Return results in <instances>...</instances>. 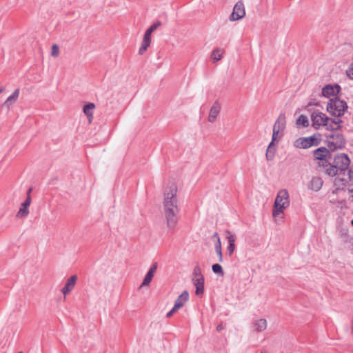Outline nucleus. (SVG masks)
I'll return each instance as SVG.
<instances>
[{"instance_id":"obj_19","label":"nucleus","mask_w":353,"mask_h":353,"mask_svg":"<svg viewBox=\"0 0 353 353\" xmlns=\"http://www.w3.org/2000/svg\"><path fill=\"white\" fill-rule=\"evenodd\" d=\"M267 328V321L265 319L256 320L253 323V330L254 332H261Z\"/></svg>"},{"instance_id":"obj_21","label":"nucleus","mask_w":353,"mask_h":353,"mask_svg":"<svg viewBox=\"0 0 353 353\" xmlns=\"http://www.w3.org/2000/svg\"><path fill=\"white\" fill-rule=\"evenodd\" d=\"M95 107V105L93 103H89L84 105L83 107V112L88 117L89 121H91L93 115V110Z\"/></svg>"},{"instance_id":"obj_29","label":"nucleus","mask_w":353,"mask_h":353,"mask_svg":"<svg viewBox=\"0 0 353 353\" xmlns=\"http://www.w3.org/2000/svg\"><path fill=\"white\" fill-rule=\"evenodd\" d=\"M212 270L214 273L223 276L224 272L221 265L215 263L212 265Z\"/></svg>"},{"instance_id":"obj_24","label":"nucleus","mask_w":353,"mask_h":353,"mask_svg":"<svg viewBox=\"0 0 353 353\" xmlns=\"http://www.w3.org/2000/svg\"><path fill=\"white\" fill-rule=\"evenodd\" d=\"M296 125L298 126L307 127L309 125V121L306 116L300 115L296 120Z\"/></svg>"},{"instance_id":"obj_37","label":"nucleus","mask_w":353,"mask_h":353,"mask_svg":"<svg viewBox=\"0 0 353 353\" xmlns=\"http://www.w3.org/2000/svg\"><path fill=\"white\" fill-rule=\"evenodd\" d=\"M213 239H215L216 241H221L219 235L217 232L214 233L212 237Z\"/></svg>"},{"instance_id":"obj_3","label":"nucleus","mask_w":353,"mask_h":353,"mask_svg":"<svg viewBox=\"0 0 353 353\" xmlns=\"http://www.w3.org/2000/svg\"><path fill=\"white\" fill-rule=\"evenodd\" d=\"M312 126L318 129L321 126L325 127L327 130L334 131L341 127L342 120L340 118H329L325 114L319 111H314L311 114Z\"/></svg>"},{"instance_id":"obj_18","label":"nucleus","mask_w":353,"mask_h":353,"mask_svg":"<svg viewBox=\"0 0 353 353\" xmlns=\"http://www.w3.org/2000/svg\"><path fill=\"white\" fill-rule=\"evenodd\" d=\"M192 282L196 288L195 294L200 296L204 292V278L192 279Z\"/></svg>"},{"instance_id":"obj_17","label":"nucleus","mask_w":353,"mask_h":353,"mask_svg":"<svg viewBox=\"0 0 353 353\" xmlns=\"http://www.w3.org/2000/svg\"><path fill=\"white\" fill-rule=\"evenodd\" d=\"M286 125V117L284 113H281L278 117L273 128L283 132L285 128Z\"/></svg>"},{"instance_id":"obj_7","label":"nucleus","mask_w":353,"mask_h":353,"mask_svg":"<svg viewBox=\"0 0 353 353\" xmlns=\"http://www.w3.org/2000/svg\"><path fill=\"white\" fill-rule=\"evenodd\" d=\"M319 134H314L308 137H300L295 140L294 146L296 148L306 149L314 145H317L319 143Z\"/></svg>"},{"instance_id":"obj_2","label":"nucleus","mask_w":353,"mask_h":353,"mask_svg":"<svg viewBox=\"0 0 353 353\" xmlns=\"http://www.w3.org/2000/svg\"><path fill=\"white\" fill-rule=\"evenodd\" d=\"M177 187L172 183L165 188L163 201V214L166 225L169 230H173L178 223V199L176 196Z\"/></svg>"},{"instance_id":"obj_11","label":"nucleus","mask_w":353,"mask_h":353,"mask_svg":"<svg viewBox=\"0 0 353 353\" xmlns=\"http://www.w3.org/2000/svg\"><path fill=\"white\" fill-rule=\"evenodd\" d=\"M158 264L157 262L153 263L152 265L150 266L149 270L148 271L147 274H145L144 279L143 281V283L141 285V288L143 286H148L150 285V282L152 280V278L154 275V273L157 271Z\"/></svg>"},{"instance_id":"obj_34","label":"nucleus","mask_w":353,"mask_h":353,"mask_svg":"<svg viewBox=\"0 0 353 353\" xmlns=\"http://www.w3.org/2000/svg\"><path fill=\"white\" fill-rule=\"evenodd\" d=\"M346 74L350 79L353 80V63L350 64L346 70Z\"/></svg>"},{"instance_id":"obj_42","label":"nucleus","mask_w":353,"mask_h":353,"mask_svg":"<svg viewBox=\"0 0 353 353\" xmlns=\"http://www.w3.org/2000/svg\"><path fill=\"white\" fill-rule=\"evenodd\" d=\"M351 224L353 225V219L351 221Z\"/></svg>"},{"instance_id":"obj_41","label":"nucleus","mask_w":353,"mask_h":353,"mask_svg":"<svg viewBox=\"0 0 353 353\" xmlns=\"http://www.w3.org/2000/svg\"><path fill=\"white\" fill-rule=\"evenodd\" d=\"M330 201H331L332 203H336V201H335V199H334V198H333V199H332Z\"/></svg>"},{"instance_id":"obj_44","label":"nucleus","mask_w":353,"mask_h":353,"mask_svg":"<svg viewBox=\"0 0 353 353\" xmlns=\"http://www.w3.org/2000/svg\"><path fill=\"white\" fill-rule=\"evenodd\" d=\"M18 353H22V352H19Z\"/></svg>"},{"instance_id":"obj_36","label":"nucleus","mask_w":353,"mask_h":353,"mask_svg":"<svg viewBox=\"0 0 353 353\" xmlns=\"http://www.w3.org/2000/svg\"><path fill=\"white\" fill-rule=\"evenodd\" d=\"M178 310H174V307H172V309L168 312L166 314L167 317H170L172 316V315L176 312Z\"/></svg>"},{"instance_id":"obj_27","label":"nucleus","mask_w":353,"mask_h":353,"mask_svg":"<svg viewBox=\"0 0 353 353\" xmlns=\"http://www.w3.org/2000/svg\"><path fill=\"white\" fill-rule=\"evenodd\" d=\"M345 191L339 192L338 194L345 192V191H347V193L349 194V200L351 202H353V184H348L346 186H344Z\"/></svg>"},{"instance_id":"obj_25","label":"nucleus","mask_w":353,"mask_h":353,"mask_svg":"<svg viewBox=\"0 0 353 353\" xmlns=\"http://www.w3.org/2000/svg\"><path fill=\"white\" fill-rule=\"evenodd\" d=\"M214 249L219 256V261H223V254H222V248H221V241H216L214 243Z\"/></svg>"},{"instance_id":"obj_5","label":"nucleus","mask_w":353,"mask_h":353,"mask_svg":"<svg viewBox=\"0 0 353 353\" xmlns=\"http://www.w3.org/2000/svg\"><path fill=\"white\" fill-rule=\"evenodd\" d=\"M347 108V103L337 97L330 99L327 105V112L335 116L336 118L343 115Z\"/></svg>"},{"instance_id":"obj_20","label":"nucleus","mask_w":353,"mask_h":353,"mask_svg":"<svg viewBox=\"0 0 353 353\" xmlns=\"http://www.w3.org/2000/svg\"><path fill=\"white\" fill-rule=\"evenodd\" d=\"M281 135H282V132L279 130H277L276 129H274L273 128V133H272V142L270 143V144L269 145L268 148V150H267V152H266V154H268V153L270 152H271V148L274 144V141H279V140L281 139Z\"/></svg>"},{"instance_id":"obj_31","label":"nucleus","mask_w":353,"mask_h":353,"mask_svg":"<svg viewBox=\"0 0 353 353\" xmlns=\"http://www.w3.org/2000/svg\"><path fill=\"white\" fill-rule=\"evenodd\" d=\"M320 152H325L326 154H330V150L325 147H321L315 150L313 154H321Z\"/></svg>"},{"instance_id":"obj_28","label":"nucleus","mask_w":353,"mask_h":353,"mask_svg":"<svg viewBox=\"0 0 353 353\" xmlns=\"http://www.w3.org/2000/svg\"><path fill=\"white\" fill-rule=\"evenodd\" d=\"M204 278L203 275L201 272V269L199 265L194 267L193 270V277L192 279H201Z\"/></svg>"},{"instance_id":"obj_43","label":"nucleus","mask_w":353,"mask_h":353,"mask_svg":"<svg viewBox=\"0 0 353 353\" xmlns=\"http://www.w3.org/2000/svg\"><path fill=\"white\" fill-rule=\"evenodd\" d=\"M261 353H267L265 351H262Z\"/></svg>"},{"instance_id":"obj_38","label":"nucleus","mask_w":353,"mask_h":353,"mask_svg":"<svg viewBox=\"0 0 353 353\" xmlns=\"http://www.w3.org/2000/svg\"><path fill=\"white\" fill-rule=\"evenodd\" d=\"M223 329V326L221 324L218 325L216 327V330L219 332L222 330Z\"/></svg>"},{"instance_id":"obj_32","label":"nucleus","mask_w":353,"mask_h":353,"mask_svg":"<svg viewBox=\"0 0 353 353\" xmlns=\"http://www.w3.org/2000/svg\"><path fill=\"white\" fill-rule=\"evenodd\" d=\"M235 248H236L235 244H228V245L226 248V253L229 256H231L233 254L234 251L235 250Z\"/></svg>"},{"instance_id":"obj_15","label":"nucleus","mask_w":353,"mask_h":353,"mask_svg":"<svg viewBox=\"0 0 353 353\" xmlns=\"http://www.w3.org/2000/svg\"><path fill=\"white\" fill-rule=\"evenodd\" d=\"M323 184V179L319 176H313L308 183V188L317 192L321 190Z\"/></svg>"},{"instance_id":"obj_16","label":"nucleus","mask_w":353,"mask_h":353,"mask_svg":"<svg viewBox=\"0 0 353 353\" xmlns=\"http://www.w3.org/2000/svg\"><path fill=\"white\" fill-rule=\"evenodd\" d=\"M189 299V294L183 291L176 299L174 305V310H179L182 307Z\"/></svg>"},{"instance_id":"obj_13","label":"nucleus","mask_w":353,"mask_h":353,"mask_svg":"<svg viewBox=\"0 0 353 353\" xmlns=\"http://www.w3.org/2000/svg\"><path fill=\"white\" fill-rule=\"evenodd\" d=\"M77 280V275L71 276L66 281L64 287L61 289V292L66 295L70 293L75 286Z\"/></svg>"},{"instance_id":"obj_12","label":"nucleus","mask_w":353,"mask_h":353,"mask_svg":"<svg viewBox=\"0 0 353 353\" xmlns=\"http://www.w3.org/2000/svg\"><path fill=\"white\" fill-rule=\"evenodd\" d=\"M20 90L19 88L16 89L11 95H10L5 102L2 104V108L6 107L8 110L12 105L17 101L19 97Z\"/></svg>"},{"instance_id":"obj_1","label":"nucleus","mask_w":353,"mask_h":353,"mask_svg":"<svg viewBox=\"0 0 353 353\" xmlns=\"http://www.w3.org/2000/svg\"><path fill=\"white\" fill-rule=\"evenodd\" d=\"M332 156H318L319 167L323 168V171L328 176H334V185L335 189L332 190L330 197L338 194V192L345 191L344 186L353 184V168L345 170L349 168L350 160L349 156H334L332 163L329 162Z\"/></svg>"},{"instance_id":"obj_9","label":"nucleus","mask_w":353,"mask_h":353,"mask_svg":"<svg viewBox=\"0 0 353 353\" xmlns=\"http://www.w3.org/2000/svg\"><path fill=\"white\" fill-rule=\"evenodd\" d=\"M31 196H27L26 199L21 204L19 210L17 213L19 219L26 218L29 214V207L31 204Z\"/></svg>"},{"instance_id":"obj_40","label":"nucleus","mask_w":353,"mask_h":353,"mask_svg":"<svg viewBox=\"0 0 353 353\" xmlns=\"http://www.w3.org/2000/svg\"><path fill=\"white\" fill-rule=\"evenodd\" d=\"M32 191V188H30L28 190V192H27V196H30V193Z\"/></svg>"},{"instance_id":"obj_26","label":"nucleus","mask_w":353,"mask_h":353,"mask_svg":"<svg viewBox=\"0 0 353 353\" xmlns=\"http://www.w3.org/2000/svg\"><path fill=\"white\" fill-rule=\"evenodd\" d=\"M225 238L228 241V244H234L235 241L236 239V234L230 230H225Z\"/></svg>"},{"instance_id":"obj_39","label":"nucleus","mask_w":353,"mask_h":353,"mask_svg":"<svg viewBox=\"0 0 353 353\" xmlns=\"http://www.w3.org/2000/svg\"><path fill=\"white\" fill-rule=\"evenodd\" d=\"M266 157V159L267 161H272L273 160V158H274V156H269V155H267L265 156Z\"/></svg>"},{"instance_id":"obj_8","label":"nucleus","mask_w":353,"mask_h":353,"mask_svg":"<svg viewBox=\"0 0 353 353\" xmlns=\"http://www.w3.org/2000/svg\"><path fill=\"white\" fill-rule=\"evenodd\" d=\"M245 15V6L241 1H238L234 6L233 11L230 16L232 21H238Z\"/></svg>"},{"instance_id":"obj_14","label":"nucleus","mask_w":353,"mask_h":353,"mask_svg":"<svg viewBox=\"0 0 353 353\" xmlns=\"http://www.w3.org/2000/svg\"><path fill=\"white\" fill-rule=\"evenodd\" d=\"M221 110V105L218 101L214 102L212 106L210 108L209 116H208V121L210 123H214Z\"/></svg>"},{"instance_id":"obj_35","label":"nucleus","mask_w":353,"mask_h":353,"mask_svg":"<svg viewBox=\"0 0 353 353\" xmlns=\"http://www.w3.org/2000/svg\"><path fill=\"white\" fill-rule=\"evenodd\" d=\"M147 49L148 48H145V46H141V47L139 48V54H143L146 51Z\"/></svg>"},{"instance_id":"obj_4","label":"nucleus","mask_w":353,"mask_h":353,"mask_svg":"<svg viewBox=\"0 0 353 353\" xmlns=\"http://www.w3.org/2000/svg\"><path fill=\"white\" fill-rule=\"evenodd\" d=\"M290 205L288 192L285 189L281 190L275 199L272 216L276 218L283 212V210Z\"/></svg>"},{"instance_id":"obj_23","label":"nucleus","mask_w":353,"mask_h":353,"mask_svg":"<svg viewBox=\"0 0 353 353\" xmlns=\"http://www.w3.org/2000/svg\"><path fill=\"white\" fill-rule=\"evenodd\" d=\"M161 25V21H157L154 23L145 32L144 36L151 38V34L160 26Z\"/></svg>"},{"instance_id":"obj_30","label":"nucleus","mask_w":353,"mask_h":353,"mask_svg":"<svg viewBox=\"0 0 353 353\" xmlns=\"http://www.w3.org/2000/svg\"><path fill=\"white\" fill-rule=\"evenodd\" d=\"M59 54V48L57 44H54L52 46L51 55L54 57H58Z\"/></svg>"},{"instance_id":"obj_10","label":"nucleus","mask_w":353,"mask_h":353,"mask_svg":"<svg viewBox=\"0 0 353 353\" xmlns=\"http://www.w3.org/2000/svg\"><path fill=\"white\" fill-rule=\"evenodd\" d=\"M341 90V87L338 84L326 85L322 89V94L323 97H330L331 96H336Z\"/></svg>"},{"instance_id":"obj_33","label":"nucleus","mask_w":353,"mask_h":353,"mask_svg":"<svg viewBox=\"0 0 353 353\" xmlns=\"http://www.w3.org/2000/svg\"><path fill=\"white\" fill-rule=\"evenodd\" d=\"M150 42H151V38L143 36L141 46H145V48H148L150 46Z\"/></svg>"},{"instance_id":"obj_6","label":"nucleus","mask_w":353,"mask_h":353,"mask_svg":"<svg viewBox=\"0 0 353 353\" xmlns=\"http://www.w3.org/2000/svg\"><path fill=\"white\" fill-rule=\"evenodd\" d=\"M336 130L332 131L330 134L327 135V145L330 151H334L341 149L344 146L345 141L343 135Z\"/></svg>"},{"instance_id":"obj_22","label":"nucleus","mask_w":353,"mask_h":353,"mask_svg":"<svg viewBox=\"0 0 353 353\" xmlns=\"http://www.w3.org/2000/svg\"><path fill=\"white\" fill-rule=\"evenodd\" d=\"M223 50L221 48H216L214 49L212 52L211 57L214 62L218 61L221 60L223 57Z\"/></svg>"}]
</instances>
